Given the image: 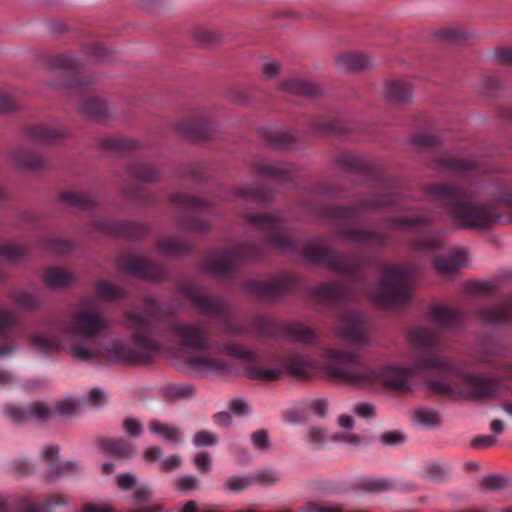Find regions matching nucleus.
<instances>
[{
  "label": "nucleus",
  "mask_w": 512,
  "mask_h": 512,
  "mask_svg": "<svg viewBox=\"0 0 512 512\" xmlns=\"http://www.w3.org/2000/svg\"><path fill=\"white\" fill-rule=\"evenodd\" d=\"M142 308L135 307L123 314L124 326L131 330V342L114 339L109 345L94 347L96 340L108 329L109 320L94 307L80 308L74 312L68 324L59 327L70 337L69 352L82 362L105 361L113 364L146 365L160 351V344L152 332L153 323L165 324L168 331L183 350L196 351L188 358L193 369L221 372L227 370V363L210 353L214 346L218 353L228 354L242 360L246 376L251 380L274 382L284 375L279 365L268 366L255 351L243 345L224 341H213L204 323H184L174 320L176 310L155 297L142 298Z\"/></svg>",
  "instance_id": "1"
},
{
  "label": "nucleus",
  "mask_w": 512,
  "mask_h": 512,
  "mask_svg": "<svg viewBox=\"0 0 512 512\" xmlns=\"http://www.w3.org/2000/svg\"><path fill=\"white\" fill-rule=\"evenodd\" d=\"M408 339L417 355L407 367L388 365L375 368L367 364L359 354L333 348L325 349L324 370L328 377L343 385L368 388L376 384L396 392L411 391L410 380L423 370H434L429 378V389L446 398H456L462 391L473 400L490 399L505 390L503 381H512V364L491 361L490 357L501 355L503 348L491 342L483 346L477 361L498 372L497 377L476 372H464L450 358L441 354L444 344L439 333L423 326L412 328Z\"/></svg>",
  "instance_id": "2"
},
{
  "label": "nucleus",
  "mask_w": 512,
  "mask_h": 512,
  "mask_svg": "<svg viewBox=\"0 0 512 512\" xmlns=\"http://www.w3.org/2000/svg\"><path fill=\"white\" fill-rule=\"evenodd\" d=\"M329 239L319 236L310 240L303 248V257L346 276L344 281H333L317 286L315 296L323 302L342 304L368 296L385 308L405 305L411 298L415 270L410 265L382 264L381 279L371 285L359 271L366 265L365 259L356 253H344L331 249Z\"/></svg>",
  "instance_id": "3"
},
{
  "label": "nucleus",
  "mask_w": 512,
  "mask_h": 512,
  "mask_svg": "<svg viewBox=\"0 0 512 512\" xmlns=\"http://www.w3.org/2000/svg\"><path fill=\"white\" fill-rule=\"evenodd\" d=\"M335 164L345 172L357 173L380 185V191L360 197L354 205H322L317 210L320 219L335 228L336 234L349 243H359L367 247H382L388 236L383 231L359 229L357 226L365 212L378 211L388 207L404 209L399 204V192L396 184L385 168L367 161L351 152H341L335 158Z\"/></svg>",
  "instance_id": "4"
},
{
  "label": "nucleus",
  "mask_w": 512,
  "mask_h": 512,
  "mask_svg": "<svg viewBox=\"0 0 512 512\" xmlns=\"http://www.w3.org/2000/svg\"><path fill=\"white\" fill-rule=\"evenodd\" d=\"M425 194L444 205L448 214L462 228L484 230L512 221V186L497 184L485 202L475 200L470 189L446 183L429 184Z\"/></svg>",
  "instance_id": "5"
},
{
  "label": "nucleus",
  "mask_w": 512,
  "mask_h": 512,
  "mask_svg": "<svg viewBox=\"0 0 512 512\" xmlns=\"http://www.w3.org/2000/svg\"><path fill=\"white\" fill-rule=\"evenodd\" d=\"M50 67L64 73V86L78 96V113L91 120L104 123L113 118V109L104 100L94 94L92 77L81 76L83 63L70 54L55 55L50 59Z\"/></svg>",
  "instance_id": "6"
},
{
  "label": "nucleus",
  "mask_w": 512,
  "mask_h": 512,
  "mask_svg": "<svg viewBox=\"0 0 512 512\" xmlns=\"http://www.w3.org/2000/svg\"><path fill=\"white\" fill-rule=\"evenodd\" d=\"M179 291L200 314L219 319L225 334L239 336L252 332L250 326L233 320L229 303L223 297L205 293L200 286L190 282L180 284Z\"/></svg>",
  "instance_id": "7"
},
{
  "label": "nucleus",
  "mask_w": 512,
  "mask_h": 512,
  "mask_svg": "<svg viewBox=\"0 0 512 512\" xmlns=\"http://www.w3.org/2000/svg\"><path fill=\"white\" fill-rule=\"evenodd\" d=\"M264 257V245L246 241L233 247L210 252L202 262L205 271L220 279H232L242 261H258Z\"/></svg>",
  "instance_id": "8"
},
{
  "label": "nucleus",
  "mask_w": 512,
  "mask_h": 512,
  "mask_svg": "<svg viewBox=\"0 0 512 512\" xmlns=\"http://www.w3.org/2000/svg\"><path fill=\"white\" fill-rule=\"evenodd\" d=\"M433 219L428 216L392 217L385 221V228L390 231H410L415 236L412 239L414 249L431 252L443 246L442 234L430 228Z\"/></svg>",
  "instance_id": "9"
},
{
  "label": "nucleus",
  "mask_w": 512,
  "mask_h": 512,
  "mask_svg": "<svg viewBox=\"0 0 512 512\" xmlns=\"http://www.w3.org/2000/svg\"><path fill=\"white\" fill-rule=\"evenodd\" d=\"M242 217L265 235V241L281 252H296L298 245L294 239V231L283 225V219L276 214H259L250 211L242 213Z\"/></svg>",
  "instance_id": "10"
},
{
  "label": "nucleus",
  "mask_w": 512,
  "mask_h": 512,
  "mask_svg": "<svg viewBox=\"0 0 512 512\" xmlns=\"http://www.w3.org/2000/svg\"><path fill=\"white\" fill-rule=\"evenodd\" d=\"M250 329L252 332L255 331L260 339H276L283 335L289 340L302 344H314L317 340L315 332L301 323L281 327L271 318L261 315L252 318Z\"/></svg>",
  "instance_id": "11"
},
{
  "label": "nucleus",
  "mask_w": 512,
  "mask_h": 512,
  "mask_svg": "<svg viewBox=\"0 0 512 512\" xmlns=\"http://www.w3.org/2000/svg\"><path fill=\"white\" fill-rule=\"evenodd\" d=\"M170 202L177 210L179 226L191 231H208L209 223L202 218L211 213V204L200 198L176 193L170 197Z\"/></svg>",
  "instance_id": "12"
},
{
  "label": "nucleus",
  "mask_w": 512,
  "mask_h": 512,
  "mask_svg": "<svg viewBox=\"0 0 512 512\" xmlns=\"http://www.w3.org/2000/svg\"><path fill=\"white\" fill-rule=\"evenodd\" d=\"M299 286V279L294 274L282 273L268 280L252 279L244 283L243 289L265 302H277Z\"/></svg>",
  "instance_id": "13"
},
{
  "label": "nucleus",
  "mask_w": 512,
  "mask_h": 512,
  "mask_svg": "<svg viewBox=\"0 0 512 512\" xmlns=\"http://www.w3.org/2000/svg\"><path fill=\"white\" fill-rule=\"evenodd\" d=\"M116 263L122 271L142 279L162 281L166 277V270L161 264L136 254H119Z\"/></svg>",
  "instance_id": "14"
},
{
  "label": "nucleus",
  "mask_w": 512,
  "mask_h": 512,
  "mask_svg": "<svg viewBox=\"0 0 512 512\" xmlns=\"http://www.w3.org/2000/svg\"><path fill=\"white\" fill-rule=\"evenodd\" d=\"M26 334L19 316L12 310L0 307V358L10 356L16 349V341Z\"/></svg>",
  "instance_id": "15"
},
{
  "label": "nucleus",
  "mask_w": 512,
  "mask_h": 512,
  "mask_svg": "<svg viewBox=\"0 0 512 512\" xmlns=\"http://www.w3.org/2000/svg\"><path fill=\"white\" fill-rule=\"evenodd\" d=\"M100 232L108 235L137 239L147 233V227L143 224L131 221H114L100 215H93L91 218V229L85 233Z\"/></svg>",
  "instance_id": "16"
},
{
  "label": "nucleus",
  "mask_w": 512,
  "mask_h": 512,
  "mask_svg": "<svg viewBox=\"0 0 512 512\" xmlns=\"http://www.w3.org/2000/svg\"><path fill=\"white\" fill-rule=\"evenodd\" d=\"M433 168L440 173L458 177L471 183L476 182L477 177L484 172L478 163L455 158L448 153L436 156L433 160Z\"/></svg>",
  "instance_id": "17"
},
{
  "label": "nucleus",
  "mask_w": 512,
  "mask_h": 512,
  "mask_svg": "<svg viewBox=\"0 0 512 512\" xmlns=\"http://www.w3.org/2000/svg\"><path fill=\"white\" fill-rule=\"evenodd\" d=\"M369 324L366 318L353 310L344 311L340 316L337 335L350 343L366 345L368 339Z\"/></svg>",
  "instance_id": "18"
},
{
  "label": "nucleus",
  "mask_w": 512,
  "mask_h": 512,
  "mask_svg": "<svg viewBox=\"0 0 512 512\" xmlns=\"http://www.w3.org/2000/svg\"><path fill=\"white\" fill-rule=\"evenodd\" d=\"M213 129L212 121L202 114L187 117L174 125V130L179 135L192 141L210 139Z\"/></svg>",
  "instance_id": "19"
},
{
  "label": "nucleus",
  "mask_w": 512,
  "mask_h": 512,
  "mask_svg": "<svg viewBox=\"0 0 512 512\" xmlns=\"http://www.w3.org/2000/svg\"><path fill=\"white\" fill-rule=\"evenodd\" d=\"M254 173L277 182H287L293 178V166L289 163L272 161L258 157L251 162Z\"/></svg>",
  "instance_id": "20"
},
{
  "label": "nucleus",
  "mask_w": 512,
  "mask_h": 512,
  "mask_svg": "<svg viewBox=\"0 0 512 512\" xmlns=\"http://www.w3.org/2000/svg\"><path fill=\"white\" fill-rule=\"evenodd\" d=\"M5 414L15 423H23L29 419L46 421L51 418L53 411L42 403H33L26 408L9 404L5 408Z\"/></svg>",
  "instance_id": "21"
},
{
  "label": "nucleus",
  "mask_w": 512,
  "mask_h": 512,
  "mask_svg": "<svg viewBox=\"0 0 512 512\" xmlns=\"http://www.w3.org/2000/svg\"><path fill=\"white\" fill-rule=\"evenodd\" d=\"M56 330L47 327L33 332L28 338L29 344L41 354L48 355L58 352L62 346V339Z\"/></svg>",
  "instance_id": "22"
},
{
  "label": "nucleus",
  "mask_w": 512,
  "mask_h": 512,
  "mask_svg": "<svg viewBox=\"0 0 512 512\" xmlns=\"http://www.w3.org/2000/svg\"><path fill=\"white\" fill-rule=\"evenodd\" d=\"M283 366L289 375L297 379L306 380L313 375L317 363L308 355L291 353L284 357Z\"/></svg>",
  "instance_id": "23"
},
{
  "label": "nucleus",
  "mask_w": 512,
  "mask_h": 512,
  "mask_svg": "<svg viewBox=\"0 0 512 512\" xmlns=\"http://www.w3.org/2000/svg\"><path fill=\"white\" fill-rule=\"evenodd\" d=\"M305 124V132L315 135H347L349 133V128L342 121L321 115L308 117L305 120Z\"/></svg>",
  "instance_id": "24"
},
{
  "label": "nucleus",
  "mask_w": 512,
  "mask_h": 512,
  "mask_svg": "<svg viewBox=\"0 0 512 512\" xmlns=\"http://www.w3.org/2000/svg\"><path fill=\"white\" fill-rule=\"evenodd\" d=\"M28 139L43 143L54 144L68 136V130L63 126L36 124L25 128Z\"/></svg>",
  "instance_id": "25"
},
{
  "label": "nucleus",
  "mask_w": 512,
  "mask_h": 512,
  "mask_svg": "<svg viewBox=\"0 0 512 512\" xmlns=\"http://www.w3.org/2000/svg\"><path fill=\"white\" fill-rule=\"evenodd\" d=\"M223 201L236 200L241 204H261L271 199V193L262 188L241 187L221 192Z\"/></svg>",
  "instance_id": "26"
},
{
  "label": "nucleus",
  "mask_w": 512,
  "mask_h": 512,
  "mask_svg": "<svg viewBox=\"0 0 512 512\" xmlns=\"http://www.w3.org/2000/svg\"><path fill=\"white\" fill-rule=\"evenodd\" d=\"M261 137L268 146L276 150H290L297 143V137L291 131L274 126H266L260 130Z\"/></svg>",
  "instance_id": "27"
},
{
  "label": "nucleus",
  "mask_w": 512,
  "mask_h": 512,
  "mask_svg": "<svg viewBox=\"0 0 512 512\" xmlns=\"http://www.w3.org/2000/svg\"><path fill=\"white\" fill-rule=\"evenodd\" d=\"M59 448L55 445L47 446L42 453L43 459L48 463V475L52 476H65L76 473L80 470V466L76 462L66 461L63 463L57 462Z\"/></svg>",
  "instance_id": "28"
},
{
  "label": "nucleus",
  "mask_w": 512,
  "mask_h": 512,
  "mask_svg": "<svg viewBox=\"0 0 512 512\" xmlns=\"http://www.w3.org/2000/svg\"><path fill=\"white\" fill-rule=\"evenodd\" d=\"M373 59L359 52L346 51L338 55L335 60L336 67L345 72H357L373 65Z\"/></svg>",
  "instance_id": "29"
},
{
  "label": "nucleus",
  "mask_w": 512,
  "mask_h": 512,
  "mask_svg": "<svg viewBox=\"0 0 512 512\" xmlns=\"http://www.w3.org/2000/svg\"><path fill=\"white\" fill-rule=\"evenodd\" d=\"M97 146L101 150L114 152L118 155H126L137 150L140 144L137 140L124 136H105L97 141Z\"/></svg>",
  "instance_id": "30"
},
{
  "label": "nucleus",
  "mask_w": 512,
  "mask_h": 512,
  "mask_svg": "<svg viewBox=\"0 0 512 512\" xmlns=\"http://www.w3.org/2000/svg\"><path fill=\"white\" fill-rule=\"evenodd\" d=\"M466 260V250L455 248L450 250L446 255L435 257L434 267L441 274H451L464 266Z\"/></svg>",
  "instance_id": "31"
},
{
  "label": "nucleus",
  "mask_w": 512,
  "mask_h": 512,
  "mask_svg": "<svg viewBox=\"0 0 512 512\" xmlns=\"http://www.w3.org/2000/svg\"><path fill=\"white\" fill-rule=\"evenodd\" d=\"M430 316L435 323L447 329L459 328L463 320V314L459 309L444 305L433 307Z\"/></svg>",
  "instance_id": "32"
},
{
  "label": "nucleus",
  "mask_w": 512,
  "mask_h": 512,
  "mask_svg": "<svg viewBox=\"0 0 512 512\" xmlns=\"http://www.w3.org/2000/svg\"><path fill=\"white\" fill-rule=\"evenodd\" d=\"M10 159L20 169L40 171L47 167V162L38 153L20 148L10 152Z\"/></svg>",
  "instance_id": "33"
},
{
  "label": "nucleus",
  "mask_w": 512,
  "mask_h": 512,
  "mask_svg": "<svg viewBox=\"0 0 512 512\" xmlns=\"http://www.w3.org/2000/svg\"><path fill=\"white\" fill-rule=\"evenodd\" d=\"M479 319L491 325H500L512 321V298L501 305L483 308L477 312Z\"/></svg>",
  "instance_id": "34"
},
{
  "label": "nucleus",
  "mask_w": 512,
  "mask_h": 512,
  "mask_svg": "<svg viewBox=\"0 0 512 512\" xmlns=\"http://www.w3.org/2000/svg\"><path fill=\"white\" fill-rule=\"evenodd\" d=\"M413 88L410 83L395 79L386 81L383 95L386 99L397 104H407L411 102Z\"/></svg>",
  "instance_id": "35"
},
{
  "label": "nucleus",
  "mask_w": 512,
  "mask_h": 512,
  "mask_svg": "<svg viewBox=\"0 0 512 512\" xmlns=\"http://www.w3.org/2000/svg\"><path fill=\"white\" fill-rule=\"evenodd\" d=\"M161 398L168 403L191 399L196 394V388L188 383H167L160 389Z\"/></svg>",
  "instance_id": "36"
},
{
  "label": "nucleus",
  "mask_w": 512,
  "mask_h": 512,
  "mask_svg": "<svg viewBox=\"0 0 512 512\" xmlns=\"http://www.w3.org/2000/svg\"><path fill=\"white\" fill-rule=\"evenodd\" d=\"M43 282L53 289L65 288L75 282V276L70 271L60 267H47L42 273Z\"/></svg>",
  "instance_id": "37"
},
{
  "label": "nucleus",
  "mask_w": 512,
  "mask_h": 512,
  "mask_svg": "<svg viewBox=\"0 0 512 512\" xmlns=\"http://www.w3.org/2000/svg\"><path fill=\"white\" fill-rule=\"evenodd\" d=\"M280 90L288 94L304 97H315L320 94V88L315 84L299 78H290L280 85Z\"/></svg>",
  "instance_id": "38"
},
{
  "label": "nucleus",
  "mask_w": 512,
  "mask_h": 512,
  "mask_svg": "<svg viewBox=\"0 0 512 512\" xmlns=\"http://www.w3.org/2000/svg\"><path fill=\"white\" fill-rule=\"evenodd\" d=\"M126 172L129 177L142 182H156L160 179L159 170L142 160H136L129 164Z\"/></svg>",
  "instance_id": "39"
},
{
  "label": "nucleus",
  "mask_w": 512,
  "mask_h": 512,
  "mask_svg": "<svg viewBox=\"0 0 512 512\" xmlns=\"http://www.w3.org/2000/svg\"><path fill=\"white\" fill-rule=\"evenodd\" d=\"M66 503L65 497L61 494L49 496L43 503H34L25 498H21L18 503L20 512H49L52 508Z\"/></svg>",
  "instance_id": "40"
},
{
  "label": "nucleus",
  "mask_w": 512,
  "mask_h": 512,
  "mask_svg": "<svg viewBox=\"0 0 512 512\" xmlns=\"http://www.w3.org/2000/svg\"><path fill=\"white\" fill-rule=\"evenodd\" d=\"M60 200L78 211H89L96 205V201L91 195L72 190L61 192Z\"/></svg>",
  "instance_id": "41"
},
{
  "label": "nucleus",
  "mask_w": 512,
  "mask_h": 512,
  "mask_svg": "<svg viewBox=\"0 0 512 512\" xmlns=\"http://www.w3.org/2000/svg\"><path fill=\"white\" fill-rule=\"evenodd\" d=\"M157 247L159 253L165 256L185 255L192 250V245L188 241L177 237L163 238L158 242Z\"/></svg>",
  "instance_id": "42"
},
{
  "label": "nucleus",
  "mask_w": 512,
  "mask_h": 512,
  "mask_svg": "<svg viewBox=\"0 0 512 512\" xmlns=\"http://www.w3.org/2000/svg\"><path fill=\"white\" fill-rule=\"evenodd\" d=\"M99 445L106 453L120 458H128L135 451L133 444L123 438L100 439Z\"/></svg>",
  "instance_id": "43"
},
{
  "label": "nucleus",
  "mask_w": 512,
  "mask_h": 512,
  "mask_svg": "<svg viewBox=\"0 0 512 512\" xmlns=\"http://www.w3.org/2000/svg\"><path fill=\"white\" fill-rule=\"evenodd\" d=\"M148 429L152 434L161 436L167 442L178 444L181 442V430L167 423H163L157 419H153L148 424Z\"/></svg>",
  "instance_id": "44"
},
{
  "label": "nucleus",
  "mask_w": 512,
  "mask_h": 512,
  "mask_svg": "<svg viewBox=\"0 0 512 512\" xmlns=\"http://www.w3.org/2000/svg\"><path fill=\"white\" fill-rule=\"evenodd\" d=\"M28 248L16 241L0 244V257L10 263H19L28 258Z\"/></svg>",
  "instance_id": "45"
},
{
  "label": "nucleus",
  "mask_w": 512,
  "mask_h": 512,
  "mask_svg": "<svg viewBox=\"0 0 512 512\" xmlns=\"http://www.w3.org/2000/svg\"><path fill=\"white\" fill-rule=\"evenodd\" d=\"M95 294L100 300L116 301L125 298L127 291L118 285L100 280L95 285Z\"/></svg>",
  "instance_id": "46"
},
{
  "label": "nucleus",
  "mask_w": 512,
  "mask_h": 512,
  "mask_svg": "<svg viewBox=\"0 0 512 512\" xmlns=\"http://www.w3.org/2000/svg\"><path fill=\"white\" fill-rule=\"evenodd\" d=\"M38 245L42 250L55 254H66L74 246L70 240L59 238H44L39 240Z\"/></svg>",
  "instance_id": "47"
},
{
  "label": "nucleus",
  "mask_w": 512,
  "mask_h": 512,
  "mask_svg": "<svg viewBox=\"0 0 512 512\" xmlns=\"http://www.w3.org/2000/svg\"><path fill=\"white\" fill-rule=\"evenodd\" d=\"M8 296L16 305L24 309H35L41 305V299L35 293L14 291L9 293Z\"/></svg>",
  "instance_id": "48"
},
{
  "label": "nucleus",
  "mask_w": 512,
  "mask_h": 512,
  "mask_svg": "<svg viewBox=\"0 0 512 512\" xmlns=\"http://www.w3.org/2000/svg\"><path fill=\"white\" fill-rule=\"evenodd\" d=\"M436 36L441 41L457 43L461 40L467 39L469 34L467 31L459 27H446L439 29Z\"/></svg>",
  "instance_id": "49"
},
{
  "label": "nucleus",
  "mask_w": 512,
  "mask_h": 512,
  "mask_svg": "<svg viewBox=\"0 0 512 512\" xmlns=\"http://www.w3.org/2000/svg\"><path fill=\"white\" fill-rule=\"evenodd\" d=\"M20 103L15 90L0 91V113H10L18 110Z\"/></svg>",
  "instance_id": "50"
},
{
  "label": "nucleus",
  "mask_w": 512,
  "mask_h": 512,
  "mask_svg": "<svg viewBox=\"0 0 512 512\" xmlns=\"http://www.w3.org/2000/svg\"><path fill=\"white\" fill-rule=\"evenodd\" d=\"M84 52L97 61H108L109 50L99 42L85 44Z\"/></svg>",
  "instance_id": "51"
},
{
  "label": "nucleus",
  "mask_w": 512,
  "mask_h": 512,
  "mask_svg": "<svg viewBox=\"0 0 512 512\" xmlns=\"http://www.w3.org/2000/svg\"><path fill=\"white\" fill-rule=\"evenodd\" d=\"M415 421L425 427H433L439 422L438 413L431 409H419L414 414Z\"/></svg>",
  "instance_id": "52"
},
{
  "label": "nucleus",
  "mask_w": 512,
  "mask_h": 512,
  "mask_svg": "<svg viewBox=\"0 0 512 512\" xmlns=\"http://www.w3.org/2000/svg\"><path fill=\"white\" fill-rule=\"evenodd\" d=\"M123 194L130 200L148 202V192L140 186H126L123 188Z\"/></svg>",
  "instance_id": "53"
},
{
  "label": "nucleus",
  "mask_w": 512,
  "mask_h": 512,
  "mask_svg": "<svg viewBox=\"0 0 512 512\" xmlns=\"http://www.w3.org/2000/svg\"><path fill=\"white\" fill-rule=\"evenodd\" d=\"M193 443L197 447L212 446L217 443V437L210 431L201 430L194 435Z\"/></svg>",
  "instance_id": "54"
},
{
  "label": "nucleus",
  "mask_w": 512,
  "mask_h": 512,
  "mask_svg": "<svg viewBox=\"0 0 512 512\" xmlns=\"http://www.w3.org/2000/svg\"><path fill=\"white\" fill-rule=\"evenodd\" d=\"M412 144L420 148H433L439 145V140L431 134H417L412 138Z\"/></svg>",
  "instance_id": "55"
},
{
  "label": "nucleus",
  "mask_w": 512,
  "mask_h": 512,
  "mask_svg": "<svg viewBox=\"0 0 512 512\" xmlns=\"http://www.w3.org/2000/svg\"><path fill=\"white\" fill-rule=\"evenodd\" d=\"M381 442L386 446H398L405 442V435L400 431H388L381 435Z\"/></svg>",
  "instance_id": "56"
},
{
  "label": "nucleus",
  "mask_w": 512,
  "mask_h": 512,
  "mask_svg": "<svg viewBox=\"0 0 512 512\" xmlns=\"http://www.w3.org/2000/svg\"><path fill=\"white\" fill-rule=\"evenodd\" d=\"M205 176V167L203 164L196 163L188 167L185 172L181 173L182 178H191L195 181H202Z\"/></svg>",
  "instance_id": "57"
},
{
  "label": "nucleus",
  "mask_w": 512,
  "mask_h": 512,
  "mask_svg": "<svg viewBox=\"0 0 512 512\" xmlns=\"http://www.w3.org/2000/svg\"><path fill=\"white\" fill-rule=\"evenodd\" d=\"M480 485L487 490H498L504 487L505 480L499 475H490L483 478Z\"/></svg>",
  "instance_id": "58"
},
{
  "label": "nucleus",
  "mask_w": 512,
  "mask_h": 512,
  "mask_svg": "<svg viewBox=\"0 0 512 512\" xmlns=\"http://www.w3.org/2000/svg\"><path fill=\"white\" fill-rule=\"evenodd\" d=\"M252 481L245 477H230L226 482V486L229 490L239 492L250 486Z\"/></svg>",
  "instance_id": "59"
},
{
  "label": "nucleus",
  "mask_w": 512,
  "mask_h": 512,
  "mask_svg": "<svg viewBox=\"0 0 512 512\" xmlns=\"http://www.w3.org/2000/svg\"><path fill=\"white\" fill-rule=\"evenodd\" d=\"M318 193L329 198H346V191L335 185H322Z\"/></svg>",
  "instance_id": "60"
},
{
  "label": "nucleus",
  "mask_w": 512,
  "mask_h": 512,
  "mask_svg": "<svg viewBox=\"0 0 512 512\" xmlns=\"http://www.w3.org/2000/svg\"><path fill=\"white\" fill-rule=\"evenodd\" d=\"M329 403L324 398H318L311 400L309 407L310 409L321 418H325L328 414Z\"/></svg>",
  "instance_id": "61"
},
{
  "label": "nucleus",
  "mask_w": 512,
  "mask_h": 512,
  "mask_svg": "<svg viewBox=\"0 0 512 512\" xmlns=\"http://www.w3.org/2000/svg\"><path fill=\"white\" fill-rule=\"evenodd\" d=\"M125 431L132 437H138L143 431L140 421L134 418H126L123 422Z\"/></svg>",
  "instance_id": "62"
},
{
  "label": "nucleus",
  "mask_w": 512,
  "mask_h": 512,
  "mask_svg": "<svg viewBox=\"0 0 512 512\" xmlns=\"http://www.w3.org/2000/svg\"><path fill=\"white\" fill-rule=\"evenodd\" d=\"M195 37L205 44H215L218 42V35L214 31L205 28L197 29Z\"/></svg>",
  "instance_id": "63"
},
{
  "label": "nucleus",
  "mask_w": 512,
  "mask_h": 512,
  "mask_svg": "<svg viewBox=\"0 0 512 512\" xmlns=\"http://www.w3.org/2000/svg\"><path fill=\"white\" fill-rule=\"evenodd\" d=\"M256 479L259 483L273 485L280 481V475L276 471L266 470L259 472Z\"/></svg>",
  "instance_id": "64"
}]
</instances>
